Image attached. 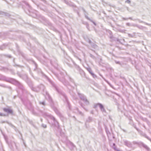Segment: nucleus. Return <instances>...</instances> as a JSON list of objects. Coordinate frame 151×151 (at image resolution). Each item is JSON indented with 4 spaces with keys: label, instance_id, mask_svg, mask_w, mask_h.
<instances>
[{
    "label": "nucleus",
    "instance_id": "1",
    "mask_svg": "<svg viewBox=\"0 0 151 151\" xmlns=\"http://www.w3.org/2000/svg\"><path fill=\"white\" fill-rule=\"evenodd\" d=\"M51 83L53 86L55 88L56 90L64 98L63 99V101L65 103L67 104L68 107L69 108V109H70V105L66 94L62 91H59L56 85L54 83L52 82Z\"/></svg>",
    "mask_w": 151,
    "mask_h": 151
},
{
    "label": "nucleus",
    "instance_id": "2",
    "mask_svg": "<svg viewBox=\"0 0 151 151\" xmlns=\"http://www.w3.org/2000/svg\"><path fill=\"white\" fill-rule=\"evenodd\" d=\"M34 91L37 92L40 91H44L45 90V87L42 84H40L34 88Z\"/></svg>",
    "mask_w": 151,
    "mask_h": 151
},
{
    "label": "nucleus",
    "instance_id": "3",
    "mask_svg": "<svg viewBox=\"0 0 151 151\" xmlns=\"http://www.w3.org/2000/svg\"><path fill=\"white\" fill-rule=\"evenodd\" d=\"M46 98L47 99H48V101H49V102L50 103V104L52 105L53 104V102L52 101V99L49 94V93L47 92H46Z\"/></svg>",
    "mask_w": 151,
    "mask_h": 151
},
{
    "label": "nucleus",
    "instance_id": "4",
    "mask_svg": "<svg viewBox=\"0 0 151 151\" xmlns=\"http://www.w3.org/2000/svg\"><path fill=\"white\" fill-rule=\"evenodd\" d=\"M14 84L20 88L23 91L24 90V88L22 85L19 82L16 80H15L14 81Z\"/></svg>",
    "mask_w": 151,
    "mask_h": 151
},
{
    "label": "nucleus",
    "instance_id": "5",
    "mask_svg": "<svg viewBox=\"0 0 151 151\" xmlns=\"http://www.w3.org/2000/svg\"><path fill=\"white\" fill-rule=\"evenodd\" d=\"M124 145L129 147H132V144L130 142L127 140H124Z\"/></svg>",
    "mask_w": 151,
    "mask_h": 151
},
{
    "label": "nucleus",
    "instance_id": "6",
    "mask_svg": "<svg viewBox=\"0 0 151 151\" xmlns=\"http://www.w3.org/2000/svg\"><path fill=\"white\" fill-rule=\"evenodd\" d=\"M3 110L4 111L6 112L8 114H12L13 111L9 109L4 108Z\"/></svg>",
    "mask_w": 151,
    "mask_h": 151
},
{
    "label": "nucleus",
    "instance_id": "7",
    "mask_svg": "<svg viewBox=\"0 0 151 151\" xmlns=\"http://www.w3.org/2000/svg\"><path fill=\"white\" fill-rule=\"evenodd\" d=\"M43 115L44 116H48L49 118L52 120H53V121L55 120V118L53 116L50 115H48V114L47 113H44Z\"/></svg>",
    "mask_w": 151,
    "mask_h": 151
},
{
    "label": "nucleus",
    "instance_id": "8",
    "mask_svg": "<svg viewBox=\"0 0 151 151\" xmlns=\"http://www.w3.org/2000/svg\"><path fill=\"white\" fill-rule=\"evenodd\" d=\"M43 115L44 116H48L49 118L52 120H53V121L55 120V118L53 116L50 115H48V114L47 113H44Z\"/></svg>",
    "mask_w": 151,
    "mask_h": 151
},
{
    "label": "nucleus",
    "instance_id": "9",
    "mask_svg": "<svg viewBox=\"0 0 151 151\" xmlns=\"http://www.w3.org/2000/svg\"><path fill=\"white\" fill-rule=\"evenodd\" d=\"M100 109L101 111L102 112H105L106 110L104 108V106L102 104L98 103Z\"/></svg>",
    "mask_w": 151,
    "mask_h": 151
},
{
    "label": "nucleus",
    "instance_id": "10",
    "mask_svg": "<svg viewBox=\"0 0 151 151\" xmlns=\"http://www.w3.org/2000/svg\"><path fill=\"white\" fill-rule=\"evenodd\" d=\"M34 64L35 67V70H37L39 73H40L42 74H43V72L41 71V70L40 69H38L37 68V64L35 62H34Z\"/></svg>",
    "mask_w": 151,
    "mask_h": 151
},
{
    "label": "nucleus",
    "instance_id": "11",
    "mask_svg": "<svg viewBox=\"0 0 151 151\" xmlns=\"http://www.w3.org/2000/svg\"><path fill=\"white\" fill-rule=\"evenodd\" d=\"M54 124L55 126L59 129L60 127L59 123L55 119V120L53 121Z\"/></svg>",
    "mask_w": 151,
    "mask_h": 151
},
{
    "label": "nucleus",
    "instance_id": "12",
    "mask_svg": "<svg viewBox=\"0 0 151 151\" xmlns=\"http://www.w3.org/2000/svg\"><path fill=\"white\" fill-rule=\"evenodd\" d=\"M79 95L80 98L83 101L86 98V97L83 94H81L80 93H78Z\"/></svg>",
    "mask_w": 151,
    "mask_h": 151
},
{
    "label": "nucleus",
    "instance_id": "13",
    "mask_svg": "<svg viewBox=\"0 0 151 151\" xmlns=\"http://www.w3.org/2000/svg\"><path fill=\"white\" fill-rule=\"evenodd\" d=\"M141 134L146 138H147L148 139L150 140L151 142V139L149 137H148L145 134L142 132Z\"/></svg>",
    "mask_w": 151,
    "mask_h": 151
},
{
    "label": "nucleus",
    "instance_id": "14",
    "mask_svg": "<svg viewBox=\"0 0 151 151\" xmlns=\"http://www.w3.org/2000/svg\"><path fill=\"white\" fill-rule=\"evenodd\" d=\"M17 51L18 52L19 55H21L23 57L25 58L24 54L19 49H17Z\"/></svg>",
    "mask_w": 151,
    "mask_h": 151
},
{
    "label": "nucleus",
    "instance_id": "15",
    "mask_svg": "<svg viewBox=\"0 0 151 151\" xmlns=\"http://www.w3.org/2000/svg\"><path fill=\"white\" fill-rule=\"evenodd\" d=\"M85 104L86 105H88L89 104V102L88 100L86 98L83 101Z\"/></svg>",
    "mask_w": 151,
    "mask_h": 151
},
{
    "label": "nucleus",
    "instance_id": "16",
    "mask_svg": "<svg viewBox=\"0 0 151 151\" xmlns=\"http://www.w3.org/2000/svg\"><path fill=\"white\" fill-rule=\"evenodd\" d=\"M92 121V118L91 117H89L88 119L86 120V122H90Z\"/></svg>",
    "mask_w": 151,
    "mask_h": 151
},
{
    "label": "nucleus",
    "instance_id": "17",
    "mask_svg": "<svg viewBox=\"0 0 151 151\" xmlns=\"http://www.w3.org/2000/svg\"><path fill=\"white\" fill-rule=\"evenodd\" d=\"M6 122L8 124H9L11 126H13V125L11 123H9V122H8L7 121H2L1 122V123L3 124V123H6Z\"/></svg>",
    "mask_w": 151,
    "mask_h": 151
},
{
    "label": "nucleus",
    "instance_id": "18",
    "mask_svg": "<svg viewBox=\"0 0 151 151\" xmlns=\"http://www.w3.org/2000/svg\"><path fill=\"white\" fill-rule=\"evenodd\" d=\"M143 147L147 150H149L150 149L149 147L146 145L144 144L143 145Z\"/></svg>",
    "mask_w": 151,
    "mask_h": 151
},
{
    "label": "nucleus",
    "instance_id": "19",
    "mask_svg": "<svg viewBox=\"0 0 151 151\" xmlns=\"http://www.w3.org/2000/svg\"><path fill=\"white\" fill-rule=\"evenodd\" d=\"M85 40H86V41H87L90 44H91V41L88 38V37H86V38H85Z\"/></svg>",
    "mask_w": 151,
    "mask_h": 151
},
{
    "label": "nucleus",
    "instance_id": "20",
    "mask_svg": "<svg viewBox=\"0 0 151 151\" xmlns=\"http://www.w3.org/2000/svg\"><path fill=\"white\" fill-rule=\"evenodd\" d=\"M139 22H140V23H143L145 24L146 25H149V26H151V24H148V23H147L146 22H143L142 21H140L139 20Z\"/></svg>",
    "mask_w": 151,
    "mask_h": 151
},
{
    "label": "nucleus",
    "instance_id": "21",
    "mask_svg": "<svg viewBox=\"0 0 151 151\" xmlns=\"http://www.w3.org/2000/svg\"><path fill=\"white\" fill-rule=\"evenodd\" d=\"M86 69L90 74L92 72L91 69L90 68H87Z\"/></svg>",
    "mask_w": 151,
    "mask_h": 151
},
{
    "label": "nucleus",
    "instance_id": "22",
    "mask_svg": "<svg viewBox=\"0 0 151 151\" xmlns=\"http://www.w3.org/2000/svg\"><path fill=\"white\" fill-rule=\"evenodd\" d=\"M133 126L134 127V128L136 129L137 130V131H138L139 132H141V131L138 128H137L136 127L135 125H133Z\"/></svg>",
    "mask_w": 151,
    "mask_h": 151
},
{
    "label": "nucleus",
    "instance_id": "23",
    "mask_svg": "<svg viewBox=\"0 0 151 151\" xmlns=\"http://www.w3.org/2000/svg\"><path fill=\"white\" fill-rule=\"evenodd\" d=\"M90 74L91 75V76L93 77V78H97L96 76L92 72Z\"/></svg>",
    "mask_w": 151,
    "mask_h": 151
},
{
    "label": "nucleus",
    "instance_id": "24",
    "mask_svg": "<svg viewBox=\"0 0 151 151\" xmlns=\"http://www.w3.org/2000/svg\"><path fill=\"white\" fill-rule=\"evenodd\" d=\"M144 144L143 143L141 142L139 143L138 145L140 147H143Z\"/></svg>",
    "mask_w": 151,
    "mask_h": 151
},
{
    "label": "nucleus",
    "instance_id": "25",
    "mask_svg": "<svg viewBox=\"0 0 151 151\" xmlns=\"http://www.w3.org/2000/svg\"><path fill=\"white\" fill-rule=\"evenodd\" d=\"M10 46V44H8L5 43L3 45V46L4 47H9Z\"/></svg>",
    "mask_w": 151,
    "mask_h": 151
},
{
    "label": "nucleus",
    "instance_id": "26",
    "mask_svg": "<svg viewBox=\"0 0 151 151\" xmlns=\"http://www.w3.org/2000/svg\"><path fill=\"white\" fill-rule=\"evenodd\" d=\"M42 127L45 128H47V126L46 124H42Z\"/></svg>",
    "mask_w": 151,
    "mask_h": 151
},
{
    "label": "nucleus",
    "instance_id": "27",
    "mask_svg": "<svg viewBox=\"0 0 151 151\" xmlns=\"http://www.w3.org/2000/svg\"><path fill=\"white\" fill-rule=\"evenodd\" d=\"M85 17L87 19H88V20H89V21H91V19H90L85 14Z\"/></svg>",
    "mask_w": 151,
    "mask_h": 151
},
{
    "label": "nucleus",
    "instance_id": "28",
    "mask_svg": "<svg viewBox=\"0 0 151 151\" xmlns=\"http://www.w3.org/2000/svg\"><path fill=\"white\" fill-rule=\"evenodd\" d=\"M85 17L87 19H88V20H89V21H91V19H90L85 14Z\"/></svg>",
    "mask_w": 151,
    "mask_h": 151
},
{
    "label": "nucleus",
    "instance_id": "29",
    "mask_svg": "<svg viewBox=\"0 0 151 151\" xmlns=\"http://www.w3.org/2000/svg\"><path fill=\"white\" fill-rule=\"evenodd\" d=\"M113 148L114 150H117V151H119V150L117 149L116 147V145L113 147Z\"/></svg>",
    "mask_w": 151,
    "mask_h": 151
},
{
    "label": "nucleus",
    "instance_id": "30",
    "mask_svg": "<svg viewBox=\"0 0 151 151\" xmlns=\"http://www.w3.org/2000/svg\"><path fill=\"white\" fill-rule=\"evenodd\" d=\"M40 104H42L44 106L45 105V102L44 101H42V102H40Z\"/></svg>",
    "mask_w": 151,
    "mask_h": 151
},
{
    "label": "nucleus",
    "instance_id": "31",
    "mask_svg": "<svg viewBox=\"0 0 151 151\" xmlns=\"http://www.w3.org/2000/svg\"><path fill=\"white\" fill-rule=\"evenodd\" d=\"M128 36H129V37H134V35H132L130 34H128Z\"/></svg>",
    "mask_w": 151,
    "mask_h": 151
},
{
    "label": "nucleus",
    "instance_id": "32",
    "mask_svg": "<svg viewBox=\"0 0 151 151\" xmlns=\"http://www.w3.org/2000/svg\"><path fill=\"white\" fill-rule=\"evenodd\" d=\"M125 3L130 4L131 3V1L129 0H127L125 1Z\"/></svg>",
    "mask_w": 151,
    "mask_h": 151
},
{
    "label": "nucleus",
    "instance_id": "33",
    "mask_svg": "<svg viewBox=\"0 0 151 151\" xmlns=\"http://www.w3.org/2000/svg\"><path fill=\"white\" fill-rule=\"evenodd\" d=\"M98 106H99L98 103H97V104H95L94 106V108H96Z\"/></svg>",
    "mask_w": 151,
    "mask_h": 151
},
{
    "label": "nucleus",
    "instance_id": "34",
    "mask_svg": "<svg viewBox=\"0 0 151 151\" xmlns=\"http://www.w3.org/2000/svg\"><path fill=\"white\" fill-rule=\"evenodd\" d=\"M115 62L117 64H119L120 65H121V64L120 62H119V61H115Z\"/></svg>",
    "mask_w": 151,
    "mask_h": 151
},
{
    "label": "nucleus",
    "instance_id": "35",
    "mask_svg": "<svg viewBox=\"0 0 151 151\" xmlns=\"http://www.w3.org/2000/svg\"><path fill=\"white\" fill-rule=\"evenodd\" d=\"M5 14V13L4 12H3L1 11H0V15H4Z\"/></svg>",
    "mask_w": 151,
    "mask_h": 151
},
{
    "label": "nucleus",
    "instance_id": "36",
    "mask_svg": "<svg viewBox=\"0 0 151 151\" xmlns=\"http://www.w3.org/2000/svg\"><path fill=\"white\" fill-rule=\"evenodd\" d=\"M90 21L91 22H92L95 26H96V23L94 21H93L91 19V20Z\"/></svg>",
    "mask_w": 151,
    "mask_h": 151
},
{
    "label": "nucleus",
    "instance_id": "37",
    "mask_svg": "<svg viewBox=\"0 0 151 151\" xmlns=\"http://www.w3.org/2000/svg\"><path fill=\"white\" fill-rule=\"evenodd\" d=\"M133 143L134 144H137L138 145V144L139 143L137 142L136 141H134V142H133Z\"/></svg>",
    "mask_w": 151,
    "mask_h": 151
},
{
    "label": "nucleus",
    "instance_id": "38",
    "mask_svg": "<svg viewBox=\"0 0 151 151\" xmlns=\"http://www.w3.org/2000/svg\"><path fill=\"white\" fill-rule=\"evenodd\" d=\"M6 56L9 58H11L12 57V56L10 55H6Z\"/></svg>",
    "mask_w": 151,
    "mask_h": 151
},
{
    "label": "nucleus",
    "instance_id": "39",
    "mask_svg": "<svg viewBox=\"0 0 151 151\" xmlns=\"http://www.w3.org/2000/svg\"><path fill=\"white\" fill-rule=\"evenodd\" d=\"M90 56L93 58H95L94 56L91 54H90Z\"/></svg>",
    "mask_w": 151,
    "mask_h": 151
},
{
    "label": "nucleus",
    "instance_id": "40",
    "mask_svg": "<svg viewBox=\"0 0 151 151\" xmlns=\"http://www.w3.org/2000/svg\"><path fill=\"white\" fill-rule=\"evenodd\" d=\"M14 66H18V67H20V68H21V67H22V66H21V65H16V64H15L14 65Z\"/></svg>",
    "mask_w": 151,
    "mask_h": 151
},
{
    "label": "nucleus",
    "instance_id": "41",
    "mask_svg": "<svg viewBox=\"0 0 151 151\" xmlns=\"http://www.w3.org/2000/svg\"><path fill=\"white\" fill-rule=\"evenodd\" d=\"M82 9L83 12L84 13V14H85L86 13V11L85 10V9L83 8H82Z\"/></svg>",
    "mask_w": 151,
    "mask_h": 151
},
{
    "label": "nucleus",
    "instance_id": "42",
    "mask_svg": "<svg viewBox=\"0 0 151 151\" xmlns=\"http://www.w3.org/2000/svg\"><path fill=\"white\" fill-rule=\"evenodd\" d=\"M91 50H92V51H93L95 53H96L97 54V53H96V52L95 50L94 49H90Z\"/></svg>",
    "mask_w": 151,
    "mask_h": 151
},
{
    "label": "nucleus",
    "instance_id": "43",
    "mask_svg": "<svg viewBox=\"0 0 151 151\" xmlns=\"http://www.w3.org/2000/svg\"><path fill=\"white\" fill-rule=\"evenodd\" d=\"M5 116L2 113H0V116Z\"/></svg>",
    "mask_w": 151,
    "mask_h": 151
},
{
    "label": "nucleus",
    "instance_id": "44",
    "mask_svg": "<svg viewBox=\"0 0 151 151\" xmlns=\"http://www.w3.org/2000/svg\"><path fill=\"white\" fill-rule=\"evenodd\" d=\"M130 24L129 23H127V25L128 26H130Z\"/></svg>",
    "mask_w": 151,
    "mask_h": 151
},
{
    "label": "nucleus",
    "instance_id": "45",
    "mask_svg": "<svg viewBox=\"0 0 151 151\" xmlns=\"http://www.w3.org/2000/svg\"><path fill=\"white\" fill-rule=\"evenodd\" d=\"M79 113L81 115H83V114L82 113V112H81V111H79Z\"/></svg>",
    "mask_w": 151,
    "mask_h": 151
},
{
    "label": "nucleus",
    "instance_id": "46",
    "mask_svg": "<svg viewBox=\"0 0 151 151\" xmlns=\"http://www.w3.org/2000/svg\"><path fill=\"white\" fill-rule=\"evenodd\" d=\"M123 19L124 20H127V19H128V18L126 19V18H123Z\"/></svg>",
    "mask_w": 151,
    "mask_h": 151
},
{
    "label": "nucleus",
    "instance_id": "47",
    "mask_svg": "<svg viewBox=\"0 0 151 151\" xmlns=\"http://www.w3.org/2000/svg\"><path fill=\"white\" fill-rule=\"evenodd\" d=\"M116 145L115 144V143H113V147L114 146H115Z\"/></svg>",
    "mask_w": 151,
    "mask_h": 151
},
{
    "label": "nucleus",
    "instance_id": "48",
    "mask_svg": "<svg viewBox=\"0 0 151 151\" xmlns=\"http://www.w3.org/2000/svg\"><path fill=\"white\" fill-rule=\"evenodd\" d=\"M55 112L57 113V112H58V111L57 109H56V110L55 111Z\"/></svg>",
    "mask_w": 151,
    "mask_h": 151
},
{
    "label": "nucleus",
    "instance_id": "49",
    "mask_svg": "<svg viewBox=\"0 0 151 151\" xmlns=\"http://www.w3.org/2000/svg\"><path fill=\"white\" fill-rule=\"evenodd\" d=\"M128 19H129L131 20H132V18L131 17L129 18Z\"/></svg>",
    "mask_w": 151,
    "mask_h": 151
},
{
    "label": "nucleus",
    "instance_id": "50",
    "mask_svg": "<svg viewBox=\"0 0 151 151\" xmlns=\"http://www.w3.org/2000/svg\"><path fill=\"white\" fill-rule=\"evenodd\" d=\"M91 113L92 114H93V111H92L91 112Z\"/></svg>",
    "mask_w": 151,
    "mask_h": 151
},
{
    "label": "nucleus",
    "instance_id": "51",
    "mask_svg": "<svg viewBox=\"0 0 151 151\" xmlns=\"http://www.w3.org/2000/svg\"><path fill=\"white\" fill-rule=\"evenodd\" d=\"M41 122H42V118H41Z\"/></svg>",
    "mask_w": 151,
    "mask_h": 151
},
{
    "label": "nucleus",
    "instance_id": "52",
    "mask_svg": "<svg viewBox=\"0 0 151 151\" xmlns=\"http://www.w3.org/2000/svg\"><path fill=\"white\" fill-rule=\"evenodd\" d=\"M65 3H66V4H68V2H65Z\"/></svg>",
    "mask_w": 151,
    "mask_h": 151
},
{
    "label": "nucleus",
    "instance_id": "53",
    "mask_svg": "<svg viewBox=\"0 0 151 151\" xmlns=\"http://www.w3.org/2000/svg\"><path fill=\"white\" fill-rule=\"evenodd\" d=\"M31 109V110H32V109H32V107H31V109Z\"/></svg>",
    "mask_w": 151,
    "mask_h": 151
},
{
    "label": "nucleus",
    "instance_id": "54",
    "mask_svg": "<svg viewBox=\"0 0 151 151\" xmlns=\"http://www.w3.org/2000/svg\"><path fill=\"white\" fill-rule=\"evenodd\" d=\"M81 106L82 107H83V106H82V104H81Z\"/></svg>",
    "mask_w": 151,
    "mask_h": 151
},
{
    "label": "nucleus",
    "instance_id": "55",
    "mask_svg": "<svg viewBox=\"0 0 151 151\" xmlns=\"http://www.w3.org/2000/svg\"><path fill=\"white\" fill-rule=\"evenodd\" d=\"M30 106H31V104L30 103Z\"/></svg>",
    "mask_w": 151,
    "mask_h": 151
},
{
    "label": "nucleus",
    "instance_id": "56",
    "mask_svg": "<svg viewBox=\"0 0 151 151\" xmlns=\"http://www.w3.org/2000/svg\"><path fill=\"white\" fill-rule=\"evenodd\" d=\"M93 48L94 49H95V48Z\"/></svg>",
    "mask_w": 151,
    "mask_h": 151
},
{
    "label": "nucleus",
    "instance_id": "57",
    "mask_svg": "<svg viewBox=\"0 0 151 151\" xmlns=\"http://www.w3.org/2000/svg\"><path fill=\"white\" fill-rule=\"evenodd\" d=\"M27 5H29V4H27Z\"/></svg>",
    "mask_w": 151,
    "mask_h": 151
}]
</instances>
